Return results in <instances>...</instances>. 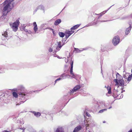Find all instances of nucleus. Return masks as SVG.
<instances>
[{
  "label": "nucleus",
  "mask_w": 132,
  "mask_h": 132,
  "mask_svg": "<svg viewBox=\"0 0 132 132\" xmlns=\"http://www.w3.org/2000/svg\"><path fill=\"white\" fill-rule=\"evenodd\" d=\"M74 31H67L65 32L66 37L68 38L71 34L74 32Z\"/></svg>",
  "instance_id": "9b49d317"
},
{
  "label": "nucleus",
  "mask_w": 132,
  "mask_h": 132,
  "mask_svg": "<svg viewBox=\"0 0 132 132\" xmlns=\"http://www.w3.org/2000/svg\"><path fill=\"white\" fill-rule=\"evenodd\" d=\"M61 22L60 19H59L56 20L54 24L55 25H57L60 23Z\"/></svg>",
  "instance_id": "aec40b11"
},
{
  "label": "nucleus",
  "mask_w": 132,
  "mask_h": 132,
  "mask_svg": "<svg viewBox=\"0 0 132 132\" xmlns=\"http://www.w3.org/2000/svg\"><path fill=\"white\" fill-rule=\"evenodd\" d=\"M22 132H23L24 131V128H22Z\"/></svg>",
  "instance_id": "e433bc0d"
},
{
  "label": "nucleus",
  "mask_w": 132,
  "mask_h": 132,
  "mask_svg": "<svg viewBox=\"0 0 132 132\" xmlns=\"http://www.w3.org/2000/svg\"><path fill=\"white\" fill-rule=\"evenodd\" d=\"M84 112L85 113H86V116H87L88 117H89L90 116V114H89V113H88V112H86V111L85 112V111H84Z\"/></svg>",
  "instance_id": "c756f323"
},
{
  "label": "nucleus",
  "mask_w": 132,
  "mask_h": 132,
  "mask_svg": "<svg viewBox=\"0 0 132 132\" xmlns=\"http://www.w3.org/2000/svg\"><path fill=\"white\" fill-rule=\"evenodd\" d=\"M80 88V86L79 85H77L75 87L73 88L71 90L70 93L72 94L75 92H76L78 89Z\"/></svg>",
  "instance_id": "6e6552de"
},
{
  "label": "nucleus",
  "mask_w": 132,
  "mask_h": 132,
  "mask_svg": "<svg viewBox=\"0 0 132 132\" xmlns=\"http://www.w3.org/2000/svg\"><path fill=\"white\" fill-rule=\"evenodd\" d=\"M66 61H67H67H65V62H66Z\"/></svg>",
  "instance_id": "49530a36"
},
{
  "label": "nucleus",
  "mask_w": 132,
  "mask_h": 132,
  "mask_svg": "<svg viewBox=\"0 0 132 132\" xmlns=\"http://www.w3.org/2000/svg\"><path fill=\"white\" fill-rule=\"evenodd\" d=\"M128 132H132V130H129Z\"/></svg>",
  "instance_id": "4c0bfd02"
},
{
  "label": "nucleus",
  "mask_w": 132,
  "mask_h": 132,
  "mask_svg": "<svg viewBox=\"0 0 132 132\" xmlns=\"http://www.w3.org/2000/svg\"><path fill=\"white\" fill-rule=\"evenodd\" d=\"M106 110H107V109H103V110H100L99 111V113H102L103 112H104V111H106Z\"/></svg>",
  "instance_id": "cd10ccee"
},
{
  "label": "nucleus",
  "mask_w": 132,
  "mask_h": 132,
  "mask_svg": "<svg viewBox=\"0 0 132 132\" xmlns=\"http://www.w3.org/2000/svg\"><path fill=\"white\" fill-rule=\"evenodd\" d=\"M131 72L132 73V69L131 70ZM127 77H128L127 81L129 82L131 80V78H132V74L130 75L128 73H126L124 76V77L126 79L127 78H127Z\"/></svg>",
  "instance_id": "9d476101"
},
{
  "label": "nucleus",
  "mask_w": 132,
  "mask_h": 132,
  "mask_svg": "<svg viewBox=\"0 0 132 132\" xmlns=\"http://www.w3.org/2000/svg\"><path fill=\"white\" fill-rule=\"evenodd\" d=\"M80 24H77L71 28V30H75L78 28L80 26Z\"/></svg>",
  "instance_id": "4be33fe9"
},
{
  "label": "nucleus",
  "mask_w": 132,
  "mask_h": 132,
  "mask_svg": "<svg viewBox=\"0 0 132 132\" xmlns=\"http://www.w3.org/2000/svg\"><path fill=\"white\" fill-rule=\"evenodd\" d=\"M10 25H11V24H10ZM11 26V27L12 26Z\"/></svg>",
  "instance_id": "de8ad7c7"
},
{
  "label": "nucleus",
  "mask_w": 132,
  "mask_h": 132,
  "mask_svg": "<svg viewBox=\"0 0 132 132\" xmlns=\"http://www.w3.org/2000/svg\"><path fill=\"white\" fill-rule=\"evenodd\" d=\"M120 38L118 36H115L112 40V43L114 45H117L119 42Z\"/></svg>",
  "instance_id": "39448f33"
},
{
  "label": "nucleus",
  "mask_w": 132,
  "mask_h": 132,
  "mask_svg": "<svg viewBox=\"0 0 132 132\" xmlns=\"http://www.w3.org/2000/svg\"><path fill=\"white\" fill-rule=\"evenodd\" d=\"M116 79H114L113 81L115 83V85L114 87V89L116 91L118 92V89H116V88H118L119 86H123L125 85L124 81L123 79L120 76L119 74L117 73L116 74Z\"/></svg>",
  "instance_id": "f03ea898"
},
{
  "label": "nucleus",
  "mask_w": 132,
  "mask_h": 132,
  "mask_svg": "<svg viewBox=\"0 0 132 132\" xmlns=\"http://www.w3.org/2000/svg\"><path fill=\"white\" fill-rule=\"evenodd\" d=\"M107 11H104L103 12H102L101 13V14H100L101 15H102L103 14H104Z\"/></svg>",
  "instance_id": "c85d7f7f"
},
{
  "label": "nucleus",
  "mask_w": 132,
  "mask_h": 132,
  "mask_svg": "<svg viewBox=\"0 0 132 132\" xmlns=\"http://www.w3.org/2000/svg\"><path fill=\"white\" fill-rule=\"evenodd\" d=\"M21 87H22V88H21V89H23V88H24V87H23V86H21Z\"/></svg>",
  "instance_id": "a19ab883"
},
{
  "label": "nucleus",
  "mask_w": 132,
  "mask_h": 132,
  "mask_svg": "<svg viewBox=\"0 0 132 132\" xmlns=\"http://www.w3.org/2000/svg\"><path fill=\"white\" fill-rule=\"evenodd\" d=\"M19 20V18H18L12 24V28L15 32L18 29V26L20 23Z\"/></svg>",
  "instance_id": "20e7f679"
},
{
  "label": "nucleus",
  "mask_w": 132,
  "mask_h": 132,
  "mask_svg": "<svg viewBox=\"0 0 132 132\" xmlns=\"http://www.w3.org/2000/svg\"><path fill=\"white\" fill-rule=\"evenodd\" d=\"M58 46L56 47V49H57V48L59 47V48H61V47H62V46L61 45V42H59L58 43Z\"/></svg>",
  "instance_id": "393cba45"
},
{
  "label": "nucleus",
  "mask_w": 132,
  "mask_h": 132,
  "mask_svg": "<svg viewBox=\"0 0 132 132\" xmlns=\"http://www.w3.org/2000/svg\"><path fill=\"white\" fill-rule=\"evenodd\" d=\"M23 123V122L22 123Z\"/></svg>",
  "instance_id": "c03bdc74"
},
{
  "label": "nucleus",
  "mask_w": 132,
  "mask_h": 132,
  "mask_svg": "<svg viewBox=\"0 0 132 132\" xmlns=\"http://www.w3.org/2000/svg\"><path fill=\"white\" fill-rule=\"evenodd\" d=\"M21 104V103L20 102H19V103H17L16 104V106H17L18 105H20Z\"/></svg>",
  "instance_id": "72a5a7b5"
},
{
  "label": "nucleus",
  "mask_w": 132,
  "mask_h": 132,
  "mask_svg": "<svg viewBox=\"0 0 132 132\" xmlns=\"http://www.w3.org/2000/svg\"><path fill=\"white\" fill-rule=\"evenodd\" d=\"M111 108H112V107H111H111H110L109 108V109H111Z\"/></svg>",
  "instance_id": "ea45409f"
},
{
  "label": "nucleus",
  "mask_w": 132,
  "mask_h": 132,
  "mask_svg": "<svg viewBox=\"0 0 132 132\" xmlns=\"http://www.w3.org/2000/svg\"><path fill=\"white\" fill-rule=\"evenodd\" d=\"M13 96L15 97L16 98L18 97V95L17 93L15 92H14L13 93Z\"/></svg>",
  "instance_id": "a878e982"
},
{
  "label": "nucleus",
  "mask_w": 132,
  "mask_h": 132,
  "mask_svg": "<svg viewBox=\"0 0 132 132\" xmlns=\"http://www.w3.org/2000/svg\"><path fill=\"white\" fill-rule=\"evenodd\" d=\"M68 76L67 75H65L64 73H63L60 76V78H62V79H65L66 78H64V77H67Z\"/></svg>",
  "instance_id": "5701e85b"
},
{
  "label": "nucleus",
  "mask_w": 132,
  "mask_h": 132,
  "mask_svg": "<svg viewBox=\"0 0 132 132\" xmlns=\"http://www.w3.org/2000/svg\"><path fill=\"white\" fill-rule=\"evenodd\" d=\"M103 122V123H105V121H104Z\"/></svg>",
  "instance_id": "79ce46f5"
},
{
  "label": "nucleus",
  "mask_w": 132,
  "mask_h": 132,
  "mask_svg": "<svg viewBox=\"0 0 132 132\" xmlns=\"http://www.w3.org/2000/svg\"><path fill=\"white\" fill-rule=\"evenodd\" d=\"M49 51L50 52H52L53 51V49L52 48H50L49 49Z\"/></svg>",
  "instance_id": "473e14b6"
},
{
  "label": "nucleus",
  "mask_w": 132,
  "mask_h": 132,
  "mask_svg": "<svg viewBox=\"0 0 132 132\" xmlns=\"http://www.w3.org/2000/svg\"><path fill=\"white\" fill-rule=\"evenodd\" d=\"M19 96L20 97L21 99L24 100L23 102H22L23 103L27 99L28 95L26 93H21L19 95Z\"/></svg>",
  "instance_id": "423d86ee"
},
{
  "label": "nucleus",
  "mask_w": 132,
  "mask_h": 132,
  "mask_svg": "<svg viewBox=\"0 0 132 132\" xmlns=\"http://www.w3.org/2000/svg\"><path fill=\"white\" fill-rule=\"evenodd\" d=\"M59 36L62 37H63L65 35V34L62 32H59Z\"/></svg>",
  "instance_id": "b1692460"
},
{
  "label": "nucleus",
  "mask_w": 132,
  "mask_h": 132,
  "mask_svg": "<svg viewBox=\"0 0 132 132\" xmlns=\"http://www.w3.org/2000/svg\"><path fill=\"white\" fill-rule=\"evenodd\" d=\"M81 127L79 125L76 127L75 129L73 132H78L81 129Z\"/></svg>",
  "instance_id": "ddd939ff"
},
{
  "label": "nucleus",
  "mask_w": 132,
  "mask_h": 132,
  "mask_svg": "<svg viewBox=\"0 0 132 132\" xmlns=\"http://www.w3.org/2000/svg\"><path fill=\"white\" fill-rule=\"evenodd\" d=\"M53 56L54 57H57L58 58H60L59 56L57 55L56 54H54L53 55Z\"/></svg>",
  "instance_id": "2f4dec72"
},
{
  "label": "nucleus",
  "mask_w": 132,
  "mask_h": 132,
  "mask_svg": "<svg viewBox=\"0 0 132 132\" xmlns=\"http://www.w3.org/2000/svg\"><path fill=\"white\" fill-rule=\"evenodd\" d=\"M56 132H64V130L62 127H58L56 130Z\"/></svg>",
  "instance_id": "a211bd4d"
},
{
  "label": "nucleus",
  "mask_w": 132,
  "mask_h": 132,
  "mask_svg": "<svg viewBox=\"0 0 132 132\" xmlns=\"http://www.w3.org/2000/svg\"><path fill=\"white\" fill-rule=\"evenodd\" d=\"M73 61H72L71 64V67L70 71V73L72 75L71 77L72 78L76 79V77L77 76L76 74H75L73 72Z\"/></svg>",
  "instance_id": "0eeeda50"
},
{
  "label": "nucleus",
  "mask_w": 132,
  "mask_h": 132,
  "mask_svg": "<svg viewBox=\"0 0 132 132\" xmlns=\"http://www.w3.org/2000/svg\"><path fill=\"white\" fill-rule=\"evenodd\" d=\"M68 61V60H67V62Z\"/></svg>",
  "instance_id": "37998d69"
},
{
  "label": "nucleus",
  "mask_w": 132,
  "mask_h": 132,
  "mask_svg": "<svg viewBox=\"0 0 132 132\" xmlns=\"http://www.w3.org/2000/svg\"><path fill=\"white\" fill-rule=\"evenodd\" d=\"M66 61H67H67H65V62H66Z\"/></svg>",
  "instance_id": "a18cd8bd"
},
{
  "label": "nucleus",
  "mask_w": 132,
  "mask_h": 132,
  "mask_svg": "<svg viewBox=\"0 0 132 132\" xmlns=\"http://www.w3.org/2000/svg\"><path fill=\"white\" fill-rule=\"evenodd\" d=\"M91 25H91V24H90L89 25H86L85 27H88V26H90Z\"/></svg>",
  "instance_id": "c9c22d12"
},
{
  "label": "nucleus",
  "mask_w": 132,
  "mask_h": 132,
  "mask_svg": "<svg viewBox=\"0 0 132 132\" xmlns=\"http://www.w3.org/2000/svg\"><path fill=\"white\" fill-rule=\"evenodd\" d=\"M39 9L42 10L44 12L45 8L44 6L42 5H40L38 6L35 9L34 11V13H36Z\"/></svg>",
  "instance_id": "1a4fd4ad"
},
{
  "label": "nucleus",
  "mask_w": 132,
  "mask_h": 132,
  "mask_svg": "<svg viewBox=\"0 0 132 132\" xmlns=\"http://www.w3.org/2000/svg\"><path fill=\"white\" fill-rule=\"evenodd\" d=\"M94 123L93 120L91 119H88L84 121V124L86 126V130L85 132H93L88 127L89 125L93 124Z\"/></svg>",
  "instance_id": "7ed1b4c3"
},
{
  "label": "nucleus",
  "mask_w": 132,
  "mask_h": 132,
  "mask_svg": "<svg viewBox=\"0 0 132 132\" xmlns=\"http://www.w3.org/2000/svg\"><path fill=\"white\" fill-rule=\"evenodd\" d=\"M105 87L106 88L107 90L108 91V94H110L111 93V88L109 86H105Z\"/></svg>",
  "instance_id": "6ab92c4d"
},
{
  "label": "nucleus",
  "mask_w": 132,
  "mask_h": 132,
  "mask_svg": "<svg viewBox=\"0 0 132 132\" xmlns=\"http://www.w3.org/2000/svg\"><path fill=\"white\" fill-rule=\"evenodd\" d=\"M5 69L4 68H1L0 69V73H3L5 71Z\"/></svg>",
  "instance_id": "bb28decb"
},
{
  "label": "nucleus",
  "mask_w": 132,
  "mask_h": 132,
  "mask_svg": "<svg viewBox=\"0 0 132 132\" xmlns=\"http://www.w3.org/2000/svg\"><path fill=\"white\" fill-rule=\"evenodd\" d=\"M3 132H9L8 131H3Z\"/></svg>",
  "instance_id": "58836bf2"
},
{
  "label": "nucleus",
  "mask_w": 132,
  "mask_h": 132,
  "mask_svg": "<svg viewBox=\"0 0 132 132\" xmlns=\"http://www.w3.org/2000/svg\"><path fill=\"white\" fill-rule=\"evenodd\" d=\"M32 112L33 113L34 115L37 117H39L41 115L40 113L39 112L34 111H32Z\"/></svg>",
  "instance_id": "dca6fc26"
},
{
  "label": "nucleus",
  "mask_w": 132,
  "mask_h": 132,
  "mask_svg": "<svg viewBox=\"0 0 132 132\" xmlns=\"http://www.w3.org/2000/svg\"><path fill=\"white\" fill-rule=\"evenodd\" d=\"M75 51H76L77 53H79L82 51L84 50H85V49L81 48L80 50H79L77 48H75Z\"/></svg>",
  "instance_id": "412c9836"
},
{
  "label": "nucleus",
  "mask_w": 132,
  "mask_h": 132,
  "mask_svg": "<svg viewBox=\"0 0 132 132\" xmlns=\"http://www.w3.org/2000/svg\"><path fill=\"white\" fill-rule=\"evenodd\" d=\"M62 79V78H59L57 79L55 81V83H56V82L57 81H58V80H60Z\"/></svg>",
  "instance_id": "7c9ffc66"
},
{
  "label": "nucleus",
  "mask_w": 132,
  "mask_h": 132,
  "mask_svg": "<svg viewBox=\"0 0 132 132\" xmlns=\"http://www.w3.org/2000/svg\"><path fill=\"white\" fill-rule=\"evenodd\" d=\"M52 31V32H53V34H55L54 33V30L53 29H51Z\"/></svg>",
  "instance_id": "f704fd0d"
},
{
  "label": "nucleus",
  "mask_w": 132,
  "mask_h": 132,
  "mask_svg": "<svg viewBox=\"0 0 132 132\" xmlns=\"http://www.w3.org/2000/svg\"><path fill=\"white\" fill-rule=\"evenodd\" d=\"M2 35L6 39H5V40L6 39L8 40L9 38V37L8 36V33L7 31H4V33L2 34Z\"/></svg>",
  "instance_id": "4468645a"
},
{
  "label": "nucleus",
  "mask_w": 132,
  "mask_h": 132,
  "mask_svg": "<svg viewBox=\"0 0 132 132\" xmlns=\"http://www.w3.org/2000/svg\"><path fill=\"white\" fill-rule=\"evenodd\" d=\"M33 25L34 26L33 29L35 32V33H37V31L38 30V28L37 27V25L35 22H34L33 23Z\"/></svg>",
  "instance_id": "f8f14e48"
},
{
  "label": "nucleus",
  "mask_w": 132,
  "mask_h": 132,
  "mask_svg": "<svg viewBox=\"0 0 132 132\" xmlns=\"http://www.w3.org/2000/svg\"><path fill=\"white\" fill-rule=\"evenodd\" d=\"M26 27H24L23 28V30L25 32H26L27 33L29 34H31L32 32L31 30H28L25 28Z\"/></svg>",
  "instance_id": "2eb2a0df"
},
{
  "label": "nucleus",
  "mask_w": 132,
  "mask_h": 132,
  "mask_svg": "<svg viewBox=\"0 0 132 132\" xmlns=\"http://www.w3.org/2000/svg\"><path fill=\"white\" fill-rule=\"evenodd\" d=\"M14 0H7L3 3L4 8L3 10V15H5L10 11L13 6V4L11 5V2Z\"/></svg>",
  "instance_id": "f257e3e1"
},
{
  "label": "nucleus",
  "mask_w": 132,
  "mask_h": 132,
  "mask_svg": "<svg viewBox=\"0 0 132 132\" xmlns=\"http://www.w3.org/2000/svg\"><path fill=\"white\" fill-rule=\"evenodd\" d=\"M131 26H130L128 28H127L126 31H125V34L126 35H127L130 32V31L131 30Z\"/></svg>",
  "instance_id": "f3484780"
}]
</instances>
